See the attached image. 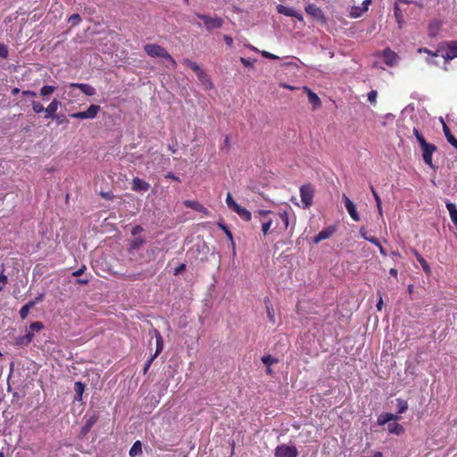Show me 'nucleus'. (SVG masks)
<instances>
[{
    "label": "nucleus",
    "instance_id": "f3484780",
    "mask_svg": "<svg viewBox=\"0 0 457 457\" xmlns=\"http://www.w3.org/2000/svg\"><path fill=\"white\" fill-rule=\"evenodd\" d=\"M371 0H364L362 3V6H353L350 11V16L353 18H358L362 15L368 10V5L370 4Z\"/></svg>",
    "mask_w": 457,
    "mask_h": 457
},
{
    "label": "nucleus",
    "instance_id": "412c9836",
    "mask_svg": "<svg viewBox=\"0 0 457 457\" xmlns=\"http://www.w3.org/2000/svg\"><path fill=\"white\" fill-rule=\"evenodd\" d=\"M398 420V416L393 413H382L378 416L377 423L379 426L389 424L390 421H395Z\"/></svg>",
    "mask_w": 457,
    "mask_h": 457
},
{
    "label": "nucleus",
    "instance_id": "f704fd0d",
    "mask_svg": "<svg viewBox=\"0 0 457 457\" xmlns=\"http://www.w3.org/2000/svg\"><path fill=\"white\" fill-rule=\"evenodd\" d=\"M34 306V303H27L25 305H23L20 312H19V314H20V317L21 320H25L28 315H29V310Z\"/></svg>",
    "mask_w": 457,
    "mask_h": 457
},
{
    "label": "nucleus",
    "instance_id": "ea45409f",
    "mask_svg": "<svg viewBox=\"0 0 457 457\" xmlns=\"http://www.w3.org/2000/svg\"><path fill=\"white\" fill-rule=\"evenodd\" d=\"M397 402V407H398V413L402 414L408 409V403L401 398L396 399Z\"/></svg>",
    "mask_w": 457,
    "mask_h": 457
},
{
    "label": "nucleus",
    "instance_id": "a211bd4d",
    "mask_svg": "<svg viewBox=\"0 0 457 457\" xmlns=\"http://www.w3.org/2000/svg\"><path fill=\"white\" fill-rule=\"evenodd\" d=\"M70 87L79 88L86 96H92L96 94V89L84 83H71L69 85Z\"/></svg>",
    "mask_w": 457,
    "mask_h": 457
},
{
    "label": "nucleus",
    "instance_id": "c9c22d12",
    "mask_svg": "<svg viewBox=\"0 0 457 457\" xmlns=\"http://www.w3.org/2000/svg\"><path fill=\"white\" fill-rule=\"evenodd\" d=\"M371 192H372V195H373V196L375 198L378 213H379L380 216H382L383 215V210H382L381 199H380L378 194L377 193V191L374 189L373 187H371Z\"/></svg>",
    "mask_w": 457,
    "mask_h": 457
},
{
    "label": "nucleus",
    "instance_id": "e2e57ef3",
    "mask_svg": "<svg viewBox=\"0 0 457 457\" xmlns=\"http://www.w3.org/2000/svg\"><path fill=\"white\" fill-rule=\"evenodd\" d=\"M165 178L166 179H170L172 180H175V181H178V182H180V179L179 177H177L174 173L172 172H168L166 175H165Z\"/></svg>",
    "mask_w": 457,
    "mask_h": 457
},
{
    "label": "nucleus",
    "instance_id": "09e8293b",
    "mask_svg": "<svg viewBox=\"0 0 457 457\" xmlns=\"http://www.w3.org/2000/svg\"><path fill=\"white\" fill-rule=\"evenodd\" d=\"M272 223H273V220L271 219H270L269 220L262 223V231L263 235H267L270 232Z\"/></svg>",
    "mask_w": 457,
    "mask_h": 457
},
{
    "label": "nucleus",
    "instance_id": "ddd939ff",
    "mask_svg": "<svg viewBox=\"0 0 457 457\" xmlns=\"http://www.w3.org/2000/svg\"><path fill=\"white\" fill-rule=\"evenodd\" d=\"M133 191H147L150 188V184L137 177L134 178L132 179V187Z\"/></svg>",
    "mask_w": 457,
    "mask_h": 457
},
{
    "label": "nucleus",
    "instance_id": "c756f323",
    "mask_svg": "<svg viewBox=\"0 0 457 457\" xmlns=\"http://www.w3.org/2000/svg\"><path fill=\"white\" fill-rule=\"evenodd\" d=\"M154 334L156 338V349L154 354H156L157 357L163 350V339L157 330L154 331Z\"/></svg>",
    "mask_w": 457,
    "mask_h": 457
},
{
    "label": "nucleus",
    "instance_id": "052dcab7",
    "mask_svg": "<svg viewBox=\"0 0 457 457\" xmlns=\"http://www.w3.org/2000/svg\"><path fill=\"white\" fill-rule=\"evenodd\" d=\"M360 235L361 236V237H363L365 240L369 241V238H370L371 237H369L367 235V230L364 227H361L360 228Z\"/></svg>",
    "mask_w": 457,
    "mask_h": 457
},
{
    "label": "nucleus",
    "instance_id": "2eb2a0df",
    "mask_svg": "<svg viewBox=\"0 0 457 457\" xmlns=\"http://www.w3.org/2000/svg\"><path fill=\"white\" fill-rule=\"evenodd\" d=\"M442 27V22L439 20H433L428 26V37L433 38L437 36Z\"/></svg>",
    "mask_w": 457,
    "mask_h": 457
},
{
    "label": "nucleus",
    "instance_id": "dca6fc26",
    "mask_svg": "<svg viewBox=\"0 0 457 457\" xmlns=\"http://www.w3.org/2000/svg\"><path fill=\"white\" fill-rule=\"evenodd\" d=\"M60 105V102L56 99H54L46 108H45L46 116L45 118H53L56 119L57 116L55 115V112L58 110V107Z\"/></svg>",
    "mask_w": 457,
    "mask_h": 457
},
{
    "label": "nucleus",
    "instance_id": "423d86ee",
    "mask_svg": "<svg viewBox=\"0 0 457 457\" xmlns=\"http://www.w3.org/2000/svg\"><path fill=\"white\" fill-rule=\"evenodd\" d=\"M196 16L204 21V26L208 30L219 29L223 24V21L220 17H210L208 15L199 13H197Z\"/></svg>",
    "mask_w": 457,
    "mask_h": 457
},
{
    "label": "nucleus",
    "instance_id": "603ef678",
    "mask_svg": "<svg viewBox=\"0 0 457 457\" xmlns=\"http://www.w3.org/2000/svg\"><path fill=\"white\" fill-rule=\"evenodd\" d=\"M81 21V18L79 14L74 13L69 18V21L71 23L72 26L78 25Z\"/></svg>",
    "mask_w": 457,
    "mask_h": 457
},
{
    "label": "nucleus",
    "instance_id": "4468645a",
    "mask_svg": "<svg viewBox=\"0 0 457 457\" xmlns=\"http://www.w3.org/2000/svg\"><path fill=\"white\" fill-rule=\"evenodd\" d=\"M183 204L186 207L195 210L198 212H202L205 215H208L209 213L208 210L197 201L185 200Z\"/></svg>",
    "mask_w": 457,
    "mask_h": 457
},
{
    "label": "nucleus",
    "instance_id": "1a4fd4ad",
    "mask_svg": "<svg viewBox=\"0 0 457 457\" xmlns=\"http://www.w3.org/2000/svg\"><path fill=\"white\" fill-rule=\"evenodd\" d=\"M277 11L280 14H283V15H286V16H288V17H295V18H296L300 21H303V17L302 13L298 12L294 8H291V7H288V6H285V5H282V4H278L277 6Z\"/></svg>",
    "mask_w": 457,
    "mask_h": 457
},
{
    "label": "nucleus",
    "instance_id": "aec40b11",
    "mask_svg": "<svg viewBox=\"0 0 457 457\" xmlns=\"http://www.w3.org/2000/svg\"><path fill=\"white\" fill-rule=\"evenodd\" d=\"M232 211H234L245 221H250L252 219V213L239 204H237Z\"/></svg>",
    "mask_w": 457,
    "mask_h": 457
},
{
    "label": "nucleus",
    "instance_id": "864d4df0",
    "mask_svg": "<svg viewBox=\"0 0 457 457\" xmlns=\"http://www.w3.org/2000/svg\"><path fill=\"white\" fill-rule=\"evenodd\" d=\"M8 54V47L4 43H0V56L2 58H7Z\"/></svg>",
    "mask_w": 457,
    "mask_h": 457
},
{
    "label": "nucleus",
    "instance_id": "b1692460",
    "mask_svg": "<svg viewBox=\"0 0 457 457\" xmlns=\"http://www.w3.org/2000/svg\"><path fill=\"white\" fill-rule=\"evenodd\" d=\"M274 215L278 218L283 223V230H287L289 228V213L287 211L280 212L278 213H274Z\"/></svg>",
    "mask_w": 457,
    "mask_h": 457
},
{
    "label": "nucleus",
    "instance_id": "6e6d98bb",
    "mask_svg": "<svg viewBox=\"0 0 457 457\" xmlns=\"http://www.w3.org/2000/svg\"><path fill=\"white\" fill-rule=\"evenodd\" d=\"M262 55L267 59H270V60H278V56L270 53V52H267V51H262Z\"/></svg>",
    "mask_w": 457,
    "mask_h": 457
},
{
    "label": "nucleus",
    "instance_id": "5701e85b",
    "mask_svg": "<svg viewBox=\"0 0 457 457\" xmlns=\"http://www.w3.org/2000/svg\"><path fill=\"white\" fill-rule=\"evenodd\" d=\"M198 79L202 82L203 85H204V87L207 88V89H211L212 87V82L211 81L210 78L208 77V75L203 71L201 70L197 74H196Z\"/></svg>",
    "mask_w": 457,
    "mask_h": 457
},
{
    "label": "nucleus",
    "instance_id": "7ed1b4c3",
    "mask_svg": "<svg viewBox=\"0 0 457 457\" xmlns=\"http://www.w3.org/2000/svg\"><path fill=\"white\" fill-rule=\"evenodd\" d=\"M144 50L147 55L154 58L161 57L164 59L169 56L167 50L157 44H146L144 46Z\"/></svg>",
    "mask_w": 457,
    "mask_h": 457
},
{
    "label": "nucleus",
    "instance_id": "4c0bfd02",
    "mask_svg": "<svg viewBox=\"0 0 457 457\" xmlns=\"http://www.w3.org/2000/svg\"><path fill=\"white\" fill-rule=\"evenodd\" d=\"M369 242H370L371 244L375 245L378 248L379 253H380L381 255H383V256H386L387 255L386 250L381 245L380 242L378 241V239L377 237H370V238H369Z\"/></svg>",
    "mask_w": 457,
    "mask_h": 457
},
{
    "label": "nucleus",
    "instance_id": "bf43d9fd",
    "mask_svg": "<svg viewBox=\"0 0 457 457\" xmlns=\"http://www.w3.org/2000/svg\"><path fill=\"white\" fill-rule=\"evenodd\" d=\"M170 63V67L175 69L177 67V62L172 58V56L169 54V56L164 58Z\"/></svg>",
    "mask_w": 457,
    "mask_h": 457
},
{
    "label": "nucleus",
    "instance_id": "4be33fe9",
    "mask_svg": "<svg viewBox=\"0 0 457 457\" xmlns=\"http://www.w3.org/2000/svg\"><path fill=\"white\" fill-rule=\"evenodd\" d=\"M443 131L444 134L447 139V142L452 145L456 150H457V139L456 137L452 134L450 129L448 126L443 122Z\"/></svg>",
    "mask_w": 457,
    "mask_h": 457
},
{
    "label": "nucleus",
    "instance_id": "7c9ffc66",
    "mask_svg": "<svg viewBox=\"0 0 457 457\" xmlns=\"http://www.w3.org/2000/svg\"><path fill=\"white\" fill-rule=\"evenodd\" d=\"M182 63L187 67L190 68L195 74H197L202 69L201 67L194 61H191L188 58H184L182 60Z\"/></svg>",
    "mask_w": 457,
    "mask_h": 457
},
{
    "label": "nucleus",
    "instance_id": "9d476101",
    "mask_svg": "<svg viewBox=\"0 0 457 457\" xmlns=\"http://www.w3.org/2000/svg\"><path fill=\"white\" fill-rule=\"evenodd\" d=\"M382 56L385 63L390 67L395 66L399 60L397 54L388 47L383 50Z\"/></svg>",
    "mask_w": 457,
    "mask_h": 457
},
{
    "label": "nucleus",
    "instance_id": "e433bc0d",
    "mask_svg": "<svg viewBox=\"0 0 457 457\" xmlns=\"http://www.w3.org/2000/svg\"><path fill=\"white\" fill-rule=\"evenodd\" d=\"M443 47H451L454 53L455 57L457 58V40H450L443 42L440 45V48Z\"/></svg>",
    "mask_w": 457,
    "mask_h": 457
},
{
    "label": "nucleus",
    "instance_id": "a18cd8bd",
    "mask_svg": "<svg viewBox=\"0 0 457 457\" xmlns=\"http://www.w3.org/2000/svg\"><path fill=\"white\" fill-rule=\"evenodd\" d=\"M31 106H32V110L35 113H40L42 112H45V107L39 102L33 101L31 104Z\"/></svg>",
    "mask_w": 457,
    "mask_h": 457
},
{
    "label": "nucleus",
    "instance_id": "58836bf2",
    "mask_svg": "<svg viewBox=\"0 0 457 457\" xmlns=\"http://www.w3.org/2000/svg\"><path fill=\"white\" fill-rule=\"evenodd\" d=\"M56 87H54V86H44L41 87L40 89V96L42 97H45L46 96H49L51 95L52 93H54L55 91Z\"/></svg>",
    "mask_w": 457,
    "mask_h": 457
},
{
    "label": "nucleus",
    "instance_id": "a878e982",
    "mask_svg": "<svg viewBox=\"0 0 457 457\" xmlns=\"http://www.w3.org/2000/svg\"><path fill=\"white\" fill-rule=\"evenodd\" d=\"M387 429L390 434L395 435H401L404 432V428L401 424L396 422L389 423L387 426Z\"/></svg>",
    "mask_w": 457,
    "mask_h": 457
},
{
    "label": "nucleus",
    "instance_id": "393cba45",
    "mask_svg": "<svg viewBox=\"0 0 457 457\" xmlns=\"http://www.w3.org/2000/svg\"><path fill=\"white\" fill-rule=\"evenodd\" d=\"M446 208L449 212V215H450V218L452 220V221L453 222V224H455L457 226V207L453 203H446Z\"/></svg>",
    "mask_w": 457,
    "mask_h": 457
},
{
    "label": "nucleus",
    "instance_id": "6ab92c4d",
    "mask_svg": "<svg viewBox=\"0 0 457 457\" xmlns=\"http://www.w3.org/2000/svg\"><path fill=\"white\" fill-rule=\"evenodd\" d=\"M115 276L121 279H128L130 281H135L137 279H144L145 278V275L144 272H138V273H131V274H125V273H119L115 272Z\"/></svg>",
    "mask_w": 457,
    "mask_h": 457
},
{
    "label": "nucleus",
    "instance_id": "774afa93",
    "mask_svg": "<svg viewBox=\"0 0 457 457\" xmlns=\"http://www.w3.org/2000/svg\"><path fill=\"white\" fill-rule=\"evenodd\" d=\"M240 61L243 63V65L245 66V67H248V66L252 65V62H250V60H248L246 58L241 57Z\"/></svg>",
    "mask_w": 457,
    "mask_h": 457
},
{
    "label": "nucleus",
    "instance_id": "c85d7f7f",
    "mask_svg": "<svg viewBox=\"0 0 457 457\" xmlns=\"http://www.w3.org/2000/svg\"><path fill=\"white\" fill-rule=\"evenodd\" d=\"M394 12L396 22L398 23L399 28H402L403 24L404 23V19L403 12L397 4H395Z\"/></svg>",
    "mask_w": 457,
    "mask_h": 457
},
{
    "label": "nucleus",
    "instance_id": "0eeeda50",
    "mask_svg": "<svg viewBox=\"0 0 457 457\" xmlns=\"http://www.w3.org/2000/svg\"><path fill=\"white\" fill-rule=\"evenodd\" d=\"M305 12H307V14L311 15L317 21H320L321 22L326 21V17H325L323 11L319 6L315 5L314 4H307L305 6Z\"/></svg>",
    "mask_w": 457,
    "mask_h": 457
},
{
    "label": "nucleus",
    "instance_id": "9b49d317",
    "mask_svg": "<svg viewBox=\"0 0 457 457\" xmlns=\"http://www.w3.org/2000/svg\"><path fill=\"white\" fill-rule=\"evenodd\" d=\"M336 232L335 226H328L320 231L312 239L314 244H319L322 240L329 238Z\"/></svg>",
    "mask_w": 457,
    "mask_h": 457
},
{
    "label": "nucleus",
    "instance_id": "72a5a7b5",
    "mask_svg": "<svg viewBox=\"0 0 457 457\" xmlns=\"http://www.w3.org/2000/svg\"><path fill=\"white\" fill-rule=\"evenodd\" d=\"M33 337L34 334L32 332H27V334L24 335L23 337H20L19 338H17V343L19 345H27L32 341Z\"/></svg>",
    "mask_w": 457,
    "mask_h": 457
},
{
    "label": "nucleus",
    "instance_id": "49530a36",
    "mask_svg": "<svg viewBox=\"0 0 457 457\" xmlns=\"http://www.w3.org/2000/svg\"><path fill=\"white\" fill-rule=\"evenodd\" d=\"M96 422V417L89 418L87 420L85 426L83 427V432L84 433L88 432Z\"/></svg>",
    "mask_w": 457,
    "mask_h": 457
},
{
    "label": "nucleus",
    "instance_id": "f257e3e1",
    "mask_svg": "<svg viewBox=\"0 0 457 457\" xmlns=\"http://www.w3.org/2000/svg\"><path fill=\"white\" fill-rule=\"evenodd\" d=\"M413 134L422 150V159L424 162L430 168L435 169L432 155L437 150V147L433 144L428 143L418 129H413Z\"/></svg>",
    "mask_w": 457,
    "mask_h": 457
},
{
    "label": "nucleus",
    "instance_id": "13d9d810",
    "mask_svg": "<svg viewBox=\"0 0 457 457\" xmlns=\"http://www.w3.org/2000/svg\"><path fill=\"white\" fill-rule=\"evenodd\" d=\"M7 283V277L4 274H0V291L3 289L4 285Z\"/></svg>",
    "mask_w": 457,
    "mask_h": 457
},
{
    "label": "nucleus",
    "instance_id": "8fccbe9b",
    "mask_svg": "<svg viewBox=\"0 0 457 457\" xmlns=\"http://www.w3.org/2000/svg\"><path fill=\"white\" fill-rule=\"evenodd\" d=\"M377 96H378V92L376 90H371L368 94V101L371 104H376V103H377Z\"/></svg>",
    "mask_w": 457,
    "mask_h": 457
},
{
    "label": "nucleus",
    "instance_id": "f8f14e48",
    "mask_svg": "<svg viewBox=\"0 0 457 457\" xmlns=\"http://www.w3.org/2000/svg\"><path fill=\"white\" fill-rule=\"evenodd\" d=\"M303 90L307 94L308 100L312 104L313 110H316L321 106V101L317 94H315L308 87H303Z\"/></svg>",
    "mask_w": 457,
    "mask_h": 457
},
{
    "label": "nucleus",
    "instance_id": "de8ad7c7",
    "mask_svg": "<svg viewBox=\"0 0 457 457\" xmlns=\"http://www.w3.org/2000/svg\"><path fill=\"white\" fill-rule=\"evenodd\" d=\"M219 227L225 232V234L227 235L228 239L231 241L233 247H235L233 235H232L231 231L228 229V228L226 225L221 224V223H219Z\"/></svg>",
    "mask_w": 457,
    "mask_h": 457
},
{
    "label": "nucleus",
    "instance_id": "bb28decb",
    "mask_svg": "<svg viewBox=\"0 0 457 457\" xmlns=\"http://www.w3.org/2000/svg\"><path fill=\"white\" fill-rule=\"evenodd\" d=\"M86 386L80 381H78L74 384V391L76 393L75 400L81 401L82 395L85 391Z\"/></svg>",
    "mask_w": 457,
    "mask_h": 457
},
{
    "label": "nucleus",
    "instance_id": "338daca9",
    "mask_svg": "<svg viewBox=\"0 0 457 457\" xmlns=\"http://www.w3.org/2000/svg\"><path fill=\"white\" fill-rule=\"evenodd\" d=\"M22 95L23 96H31V97H35L37 96L36 92L34 91H30V90H25L22 92Z\"/></svg>",
    "mask_w": 457,
    "mask_h": 457
},
{
    "label": "nucleus",
    "instance_id": "69168bd1",
    "mask_svg": "<svg viewBox=\"0 0 457 457\" xmlns=\"http://www.w3.org/2000/svg\"><path fill=\"white\" fill-rule=\"evenodd\" d=\"M224 41L225 43L228 46H232L233 45V38L228 36V35H225L224 36Z\"/></svg>",
    "mask_w": 457,
    "mask_h": 457
},
{
    "label": "nucleus",
    "instance_id": "79ce46f5",
    "mask_svg": "<svg viewBox=\"0 0 457 457\" xmlns=\"http://www.w3.org/2000/svg\"><path fill=\"white\" fill-rule=\"evenodd\" d=\"M262 361L266 365V366H270L272 364H275L278 362V359L272 357L271 355H264L262 356Z\"/></svg>",
    "mask_w": 457,
    "mask_h": 457
},
{
    "label": "nucleus",
    "instance_id": "473e14b6",
    "mask_svg": "<svg viewBox=\"0 0 457 457\" xmlns=\"http://www.w3.org/2000/svg\"><path fill=\"white\" fill-rule=\"evenodd\" d=\"M414 255L416 256L418 262L420 263V265L422 266V269L424 270L425 272H429L430 271V268H429V265L428 263L426 262V260L419 253V252L417 250H412Z\"/></svg>",
    "mask_w": 457,
    "mask_h": 457
},
{
    "label": "nucleus",
    "instance_id": "20e7f679",
    "mask_svg": "<svg viewBox=\"0 0 457 457\" xmlns=\"http://www.w3.org/2000/svg\"><path fill=\"white\" fill-rule=\"evenodd\" d=\"M100 110L101 107L99 105L91 104L87 111L71 113L70 117L79 120L95 119Z\"/></svg>",
    "mask_w": 457,
    "mask_h": 457
},
{
    "label": "nucleus",
    "instance_id": "0e129e2a",
    "mask_svg": "<svg viewBox=\"0 0 457 457\" xmlns=\"http://www.w3.org/2000/svg\"><path fill=\"white\" fill-rule=\"evenodd\" d=\"M141 231H143V228H142L141 226L137 225V226H135V227L132 228V230H131V234H132L133 236H135V235H137V234L140 233Z\"/></svg>",
    "mask_w": 457,
    "mask_h": 457
},
{
    "label": "nucleus",
    "instance_id": "680f3d73",
    "mask_svg": "<svg viewBox=\"0 0 457 457\" xmlns=\"http://www.w3.org/2000/svg\"><path fill=\"white\" fill-rule=\"evenodd\" d=\"M185 269H186V264L185 263L179 264L177 268H175L174 275H179Z\"/></svg>",
    "mask_w": 457,
    "mask_h": 457
},
{
    "label": "nucleus",
    "instance_id": "5fc2aeb1",
    "mask_svg": "<svg viewBox=\"0 0 457 457\" xmlns=\"http://www.w3.org/2000/svg\"><path fill=\"white\" fill-rule=\"evenodd\" d=\"M156 358V354H153L145 362V367H144V373L145 374L147 372V370H149L152 362L154 361V360Z\"/></svg>",
    "mask_w": 457,
    "mask_h": 457
},
{
    "label": "nucleus",
    "instance_id": "39448f33",
    "mask_svg": "<svg viewBox=\"0 0 457 457\" xmlns=\"http://www.w3.org/2000/svg\"><path fill=\"white\" fill-rule=\"evenodd\" d=\"M274 455L275 457H297L298 450L294 445L281 444L276 447Z\"/></svg>",
    "mask_w": 457,
    "mask_h": 457
},
{
    "label": "nucleus",
    "instance_id": "f03ea898",
    "mask_svg": "<svg viewBox=\"0 0 457 457\" xmlns=\"http://www.w3.org/2000/svg\"><path fill=\"white\" fill-rule=\"evenodd\" d=\"M314 193V187L312 184H304L300 187V196L303 209H308L312 205Z\"/></svg>",
    "mask_w": 457,
    "mask_h": 457
},
{
    "label": "nucleus",
    "instance_id": "3c124183",
    "mask_svg": "<svg viewBox=\"0 0 457 457\" xmlns=\"http://www.w3.org/2000/svg\"><path fill=\"white\" fill-rule=\"evenodd\" d=\"M226 204H227L228 207L229 209H231V210H233V208L237 204L234 201V199H233V197H232V195H231V194H230V193H228V194H227V197H226Z\"/></svg>",
    "mask_w": 457,
    "mask_h": 457
},
{
    "label": "nucleus",
    "instance_id": "37998d69",
    "mask_svg": "<svg viewBox=\"0 0 457 457\" xmlns=\"http://www.w3.org/2000/svg\"><path fill=\"white\" fill-rule=\"evenodd\" d=\"M44 328V325L41 321H34L29 325V332H38Z\"/></svg>",
    "mask_w": 457,
    "mask_h": 457
},
{
    "label": "nucleus",
    "instance_id": "4d7b16f0",
    "mask_svg": "<svg viewBox=\"0 0 457 457\" xmlns=\"http://www.w3.org/2000/svg\"><path fill=\"white\" fill-rule=\"evenodd\" d=\"M86 269V265L83 264L79 270L72 272V276L77 278L81 276L85 272Z\"/></svg>",
    "mask_w": 457,
    "mask_h": 457
},
{
    "label": "nucleus",
    "instance_id": "6e6552de",
    "mask_svg": "<svg viewBox=\"0 0 457 457\" xmlns=\"http://www.w3.org/2000/svg\"><path fill=\"white\" fill-rule=\"evenodd\" d=\"M343 200H344V203H345V206L349 213V215L351 216V218L354 220V221H359L361 220L360 218V215L356 210V206L355 204H353V201H351L349 199V197L346 195H343Z\"/></svg>",
    "mask_w": 457,
    "mask_h": 457
},
{
    "label": "nucleus",
    "instance_id": "a19ab883",
    "mask_svg": "<svg viewBox=\"0 0 457 457\" xmlns=\"http://www.w3.org/2000/svg\"><path fill=\"white\" fill-rule=\"evenodd\" d=\"M144 243H145V240L142 238L132 239L129 244L130 250L138 249Z\"/></svg>",
    "mask_w": 457,
    "mask_h": 457
},
{
    "label": "nucleus",
    "instance_id": "cd10ccee",
    "mask_svg": "<svg viewBox=\"0 0 457 457\" xmlns=\"http://www.w3.org/2000/svg\"><path fill=\"white\" fill-rule=\"evenodd\" d=\"M265 307H266V312L268 319L271 324H275V313L273 311L272 304L270 303V300L267 298L265 299Z\"/></svg>",
    "mask_w": 457,
    "mask_h": 457
},
{
    "label": "nucleus",
    "instance_id": "2f4dec72",
    "mask_svg": "<svg viewBox=\"0 0 457 457\" xmlns=\"http://www.w3.org/2000/svg\"><path fill=\"white\" fill-rule=\"evenodd\" d=\"M142 453V444L140 441H136L129 450V456L135 457Z\"/></svg>",
    "mask_w": 457,
    "mask_h": 457
},
{
    "label": "nucleus",
    "instance_id": "c03bdc74",
    "mask_svg": "<svg viewBox=\"0 0 457 457\" xmlns=\"http://www.w3.org/2000/svg\"><path fill=\"white\" fill-rule=\"evenodd\" d=\"M443 49L447 50L446 53L442 55L445 62H449V61L456 58L454 55V53L451 47H443Z\"/></svg>",
    "mask_w": 457,
    "mask_h": 457
}]
</instances>
